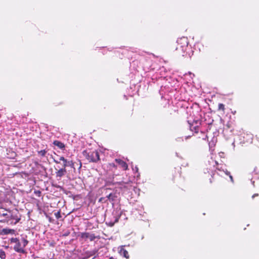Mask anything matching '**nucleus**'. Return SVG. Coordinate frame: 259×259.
<instances>
[{
    "label": "nucleus",
    "instance_id": "f257e3e1",
    "mask_svg": "<svg viewBox=\"0 0 259 259\" xmlns=\"http://www.w3.org/2000/svg\"><path fill=\"white\" fill-rule=\"evenodd\" d=\"M28 241L26 239L23 238L21 242L19 241L16 243L14 247L15 250L17 252L20 253H24L25 250L24 248L27 244Z\"/></svg>",
    "mask_w": 259,
    "mask_h": 259
},
{
    "label": "nucleus",
    "instance_id": "f03ea898",
    "mask_svg": "<svg viewBox=\"0 0 259 259\" xmlns=\"http://www.w3.org/2000/svg\"><path fill=\"white\" fill-rule=\"evenodd\" d=\"M89 161L97 162L100 159L99 153L96 151L90 152L85 155Z\"/></svg>",
    "mask_w": 259,
    "mask_h": 259
},
{
    "label": "nucleus",
    "instance_id": "7ed1b4c3",
    "mask_svg": "<svg viewBox=\"0 0 259 259\" xmlns=\"http://www.w3.org/2000/svg\"><path fill=\"white\" fill-rule=\"evenodd\" d=\"M115 161L122 167L123 170H126L128 168L127 164L120 159H115Z\"/></svg>",
    "mask_w": 259,
    "mask_h": 259
},
{
    "label": "nucleus",
    "instance_id": "20e7f679",
    "mask_svg": "<svg viewBox=\"0 0 259 259\" xmlns=\"http://www.w3.org/2000/svg\"><path fill=\"white\" fill-rule=\"evenodd\" d=\"M114 212H115V213L114 214V220L113 221H110V222H109V224L111 226H112L115 223L118 222L120 216V214L117 213L116 211H114L113 213Z\"/></svg>",
    "mask_w": 259,
    "mask_h": 259
},
{
    "label": "nucleus",
    "instance_id": "39448f33",
    "mask_svg": "<svg viewBox=\"0 0 259 259\" xmlns=\"http://www.w3.org/2000/svg\"><path fill=\"white\" fill-rule=\"evenodd\" d=\"M119 253L121 255L124 256L126 258H129L128 252L125 249H124L122 246H121L120 248V249L119 250Z\"/></svg>",
    "mask_w": 259,
    "mask_h": 259
},
{
    "label": "nucleus",
    "instance_id": "423d86ee",
    "mask_svg": "<svg viewBox=\"0 0 259 259\" xmlns=\"http://www.w3.org/2000/svg\"><path fill=\"white\" fill-rule=\"evenodd\" d=\"M108 170L114 171L116 169V166L113 163H109L106 165Z\"/></svg>",
    "mask_w": 259,
    "mask_h": 259
},
{
    "label": "nucleus",
    "instance_id": "0eeeda50",
    "mask_svg": "<svg viewBox=\"0 0 259 259\" xmlns=\"http://www.w3.org/2000/svg\"><path fill=\"white\" fill-rule=\"evenodd\" d=\"M178 44H183L184 45L187 46L188 44L187 39L186 37H183L181 38H179L177 41Z\"/></svg>",
    "mask_w": 259,
    "mask_h": 259
},
{
    "label": "nucleus",
    "instance_id": "6e6552de",
    "mask_svg": "<svg viewBox=\"0 0 259 259\" xmlns=\"http://www.w3.org/2000/svg\"><path fill=\"white\" fill-rule=\"evenodd\" d=\"M66 172V169L65 168H61L59 169L56 173V175L57 177H61L63 175H64Z\"/></svg>",
    "mask_w": 259,
    "mask_h": 259
},
{
    "label": "nucleus",
    "instance_id": "1a4fd4ad",
    "mask_svg": "<svg viewBox=\"0 0 259 259\" xmlns=\"http://www.w3.org/2000/svg\"><path fill=\"white\" fill-rule=\"evenodd\" d=\"M53 144L58 147L60 149H63L64 148L65 146L64 145L63 143H62V142H60V141H55L54 142H53Z\"/></svg>",
    "mask_w": 259,
    "mask_h": 259
},
{
    "label": "nucleus",
    "instance_id": "9d476101",
    "mask_svg": "<svg viewBox=\"0 0 259 259\" xmlns=\"http://www.w3.org/2000/svg\"><path fill=\"white\" fill-rule=\"evenodd\" d=\"M3 232L5 234H9V233H13L14 232V230H11V229H3Z\"/></svg>",
    "mask_w": 259,
    "mask_h": 259
},
{
    "label": "nucleus",
    "instance_id": "9b49d317",
    "mask_svg": "<svg viewBox=\"0 0 259 259\" xmlns=\"http://www.w3.org/2000/svg\"><path fill=\"white\" fill-rule=\"evenodd\" d=\"M107 197L110 201H113L114 200L115 195L111 193L107 196Z\"/></svg>",
    "mask_w": 259,
    "mask_h": 259
},
{
    "label": "nucleus",
    "instance_id": "f8f14e48",
    "mask_svg": "<svg viewBox=\"0 0 259 259\" xmlns=\"http://www.w3.org/2000/svg\"><path fill=\"white\" fill-rule=\"evenodd\" d=\"M5 257H6L5 252L3 250L0 249V257L2 259H5Z\"/></svg>",
    "mask_w": 259,
    "mask_h": 259
},
{
    "label": "nucleus",
    "instance_id": "ddd939ff",
    "mask_svg": "<svg viewBox=\"0 0 259 259\" xmlns=\"http://www.w3.org/2000/svg\"><path fill=\"white\" fill-rule=\"evenodd\" d=\"M219 110H222L223 111H224L225 110V106L223 104H219Z\"/></svg>",
    "mask_w": 259,
    "mask_h": 259
},
{
    "label": "nucleus",
    "instance_id": "4468645a",
    "mask_svg": "<svg viewBox=\"0 0 259 259\" xmlns=\"http://www.w3.org/2000/svg\"><path fill=\"white\" fill-rule=\"evenodd\" d=\"M223 170L227 175H229L230 180H231L232 182H233V177L231 175H230V172L226 169L225 170Z\"/></svg>",
    "mask_w": 259,
    "mask_h": 259
},
{
    "label": "nucleus",
    "instance_id": "2eb2a0df",
    "mask_svg": "<svg viewBox=\"0 0 259 259\" xmlns=\"http://www.w3.org/2000/svg\"><path fill=\"white\" fill-rule=\"evenodd\" d=\"M38 154L41 156H44L46 153V151L45 150H40L38 152Z\"/></svg>",
    "mask_w": 259,
    "mask_h": 259
},
{
    "label": "nucleus",
    "instance_id": "dca6fc26",
    "mask_svg": "<svg viewBox=\"0 0 259 259\" xmlns=\"http://www.w3.org/2000/svg\"><path fill=\"white\" fill-rule=\"evenodd\" d=\"M89 239L91 240V241H93L95 238V236L94 234H89Z\"/></svg>",
    "mask_w": 259,
    "mask_h": 259
},
{
    "label": "nucleus",
    "instance_id": "f3484780",
    "mask_svg": "<svg viewBox=\"0 0 259 259\" xmlns=\"http://www.w3.org/2000/svg\"><path fill=\"white\" fill-rule=\"evenodd\" d=\"M19 241L18 239L16 238H12L11 239V243H16Z\"/></svg>",
    "mask_w": 259,
    "mask_h": 259
},
{
    "label": "nucleus",
    "instance_id": "a211bd4d",
    "mask_svg": "<svg viewBox=\"0 0 259 259\" xmlns=\"http://www.w3.org/2000/svg\"><path fill=\"white\" fill-rule=\"evenodd\" d=\"M89 233H83L81 235V237L82 238H88L89 239Z\"/></svg>",
    "mask_w": 259,
    "mask_h": 259
},
{
    "label": "nucleus",
    "instance_id": "6ab92c4d",
    "mask_svg": "<svg viewBox=\"0 0 259 259\" xmlns=\"http://www.w3.org/2000/svg\"><path fill=\"white\" fill-rule=\"evenodd\" d=\"M55 215L56 217V218L59 219L61 217L60 212L59 211H58L55 213Z\"/></svg>",
    "mask_w": 259,
    "mask_h": 259
},
{
    "label": "nucleus",
    "instance_id": "aec40b11",
    "mask_svg": "<svg viewBox=\"0 0 259 259\" xmlns=\"http://www.w3.org/2000/svg\"><path fill=\"white\" fill-rule=\"evenodd\" d=\"M59 160L61 161H63V162H66V159L64 158L63 157H60Z\"/></svg>",
    "mask_w": 259,
    "mask_h": 259
},
{
    "label": "nucleus",
    "instance_id": "412c9836",
    "mask_svg": "<svg viewBox=\"0 0 259 259\" xmlns=\"http://www.w3.org/2000/svg\"><path fill=\"white\" fill-rule=\"evenodd\" d=\"M193 121L195 122L196 123H198V122H199V118L197 117V119H194Z\"/></svg>",
    "mask_w": 259,
    "mask_h": 259
},
{
    "label": "nucleus",
    "instance_id": "4be33fe9",
    "mask_svg": "<svg viewBox=\"0 0 259 259\" xmlns=\"http://www.w3.org/2000/svg\"><path fill=\"white\" fill-rule=\"evenodd\" d=\"M64 167H66L67 165H68V162L66 160V162H64Z\"/></svg>",
    "mask_w": 259,
    "mask_h": 259
},
{
    "label": "nucleus",
    "instance_id": "5701e85b",
    "mask_svg": "<svg viewBox=\"0 0 259 259\" xmlns=\"http://www.w3.org/2000/svg\"><path fill=\"white\" fill-rule=\"evenodd\" d=\"M138 167H135V170H136V171H138Z\"/></svg>",
    "mask_w": 259,
    "mask_h": 259
},
{
    "label": "nucleus",
    "instance_id": "b1692460",
    "mask_svg": "<svg viewBox=\"0 0 259 259\" xmlns=\"http://www.w3.org/2000/svg\"><path fill=\"white\" fill-rule=\"evenodd\" d=\"M109 259H114V258H113V257H110Z\"/></svg>",
    "mask_w": 259,
    "mask_h": 259
},
{
    "label": "nucleus",
    "instance_id": "393cba45",
    "mask_svg": "<svg viewBox=\"0 0 259 259\" xmlns=\"http://www.w3.org/2000/svg\"><path fill=\"white\" fill-rule=\"evenodd\" d=\"M255 195H253L252 196V197H254Z\"/></svg>",
    "mask_w": 259,
    "mask_h": 259
}]
</instances>
